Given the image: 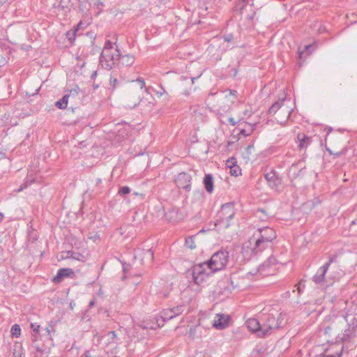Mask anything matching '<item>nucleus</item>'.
Returning a JSON list of instances; mask_svg holds the SVG:
<instances>
[{"instance_id": "39448f33", "label": "nucleus", "mask_w": 357, "mask_h": 357, "mask_svg": "<svg viewBox=\"0 0 357 357\" xmlns=\"http://www.w3.org/2000/svg\"><path fill=\"white\" fill-rule=\"evenodd\" d=\"M116 53L113 54L109 50H102L100 56V64L101 66L107 70H110L112 68L117 67L118 60L120 56L119 50H116Z\"/></svg>"}, {"instance_id": "7ed1b4c3", "label": "nucleus", "mask_w": 357, "mask_h": 357, "mask_svg": "<svg viewBox=\"0 0 357 357\" xmlns=\"http://www.w3.org/2000/svg\"><path fill=\"white\" fill-rule=\"evenodd\" d=\"M229 252L226 250H220L215 252L210 260L205 262L209 268L211 272L215 273L224 269L227 263Z\"/></svg>"}, {"instance_id": "603ef678", "label": "nucleus", "mask_w": 357, "mask_h": 357, "mask_svg": "<svg viewBox=\"0 0 357 357\" xmlns=\"http://www.w3.org/2000/svg\"><path fill=\"white\" fill-rule=\"evenodd\" d=\"M303 287H304V285H302V283L300 282L297 287V290H298V294L302 293Z\"/></svg>"}, {"instance_id": "ea45409f", "label": "nucleus", "mask_w": 357, "mask_h": 357, "mask_svg": "<svg viewBox=\"0 0 357 357\" xmlns=\"http://www.w3.org/2000/svg\"><path fill=\"white\" fill-rule=\"evenodd\" d=\"M136 82L139 84L140 89H142L143 88L145 87V82H144V79L138 77L136 79Z\"/></svg>"}, {"instance_id": "412c9836", "label": "nucleus", "mask_w": 357, "mask_h": 357, "mask_svg": "<svg viewBox=\"0 0 357 357\" xmlns=\"http://www.w3.org/2000/svg\"><path fill=\"white\" fill-rule=\"evenodd\" d=\"M356 328L348 326V328L345 330L343 334L342 340L344 341H349L351 338L355 336Z\"/></svg>"}, {"instance_id": "49530a36", "label": "nucleus", "mask_w": 357, "mask_h": 357, "mask_svg": "<svg viewBox=\"0 0 357 357\" xmlns=\"http://www.w3.org/2000/svg\"><path fill=\"white\" fill-rule=\"evenodd\" d=\"M2 159H5L7 162V163H9V159L7 158L6 153L3 151H0V160Z\"/></svg>"}, {"instance_id": "9d476101", "label": "nucleus", "mask_w": 357, "mask_h": 357, "mask_svg": "<svg viewBox=\"0 0 357 357\" xmlns=\"http://www.w3.org/2000/svg\"><path fill=\"white\" fill-rule=\"evenodd\" d=\"M191 179L192 177L190 174L181 172L175 178V182L178 188L190 191L191 190Z\"/></svg>"}, {"instance_id": "4be33fe9", "label": "nucleus", "mask_w": 357, "mask_h": 357, "mask_svg": "<svg viewBox=\"0 0 357 357\" xmlns=\"http://www.w3.org/2000/svg\"><path fill=\"white\" fill-rule=\"evenodd\" d=\"M255 216L260 221H266L268 219V215L264 209H257L255 213Z\"/></svg>"}, {"instance_id": "e433bc0d", "label": "nucleus", "mask_w": 357, "mask_h": 357, "mask_svg": "<svg viewBox=\"0 0 357 357\" xmlns=\"http://www.w3.org/2000/svg\"><path fill=\"white\" fill-rule=\"evenodd\" d=\"M113 48L112 43L109 40H107L102 50H109V52H112Z\"/></svg>"}, {"instance_id": "c756f323", "label": "nucleus", "mask_w": 357, "mask_h": 357, "mask_svg": "<svg viewBox=\"0 0 357 357\" xmlns=\"http://www.w3.org/2000/svg\"><path fill=\"white\" fill-rule=\"evenodd\" d=\"M185 245L188 248L190 249H194L196 248V244L194 240V237L188 236L185 238Z\"/></svg>"}, {"instance_id": "423d86ee", "label": "nucleus", "mask_w": 357, "mask_h": 357, "mask_svg": "<svg viewBox=\"0 0 357 357\" xmlns=\"http://www.w3.org/2000/svg\"><path fill=\"white\" fill-rule=\"evenodd\" d=\"M262 335H266L273 330L279 328V324L276 318L272 314H268L262 321Z\"/></svg>"}, {"instance_id": "1a4fd4ad", "label": "nucleus", "mask_w": 357, "mask_h": 357, "mask_svg": "<svg viewBox=\"0 0 357 357\" xmlns=\"http://www.w3.org/2000/svg\"><path fill=\"white\" fill-rule=\"evenodd\" d=\"M185 308V305H180L172 308L165 309L160 312V317L162 319L163 321L170 320L176 317V316L182 314Z\"/></svg>"}, {"instance_id": "69168bd1", "label": "nucleus", "mask_w": 357, "mask_h": 357, "mask_svg": "<svg viewBox=\"0 0 357 357\" xmlns=\"http://www.w3.org/2000/svg\"><path fill=\"white\" fill-rule=\"evenodd\" d=\"M236 91H231V90H229V93L231 95H233V96H235Z\"/></svg>"}, {"instance_id": "5701e85b", "label": "nucleus", "mask_w": 357, "mask_h": 357, "mask_svg": "<svg viewBox=\"0 0 357 357\" xmlns=\"http://www.w3.org/2000/svg\"><path fill=\"white\" fill-rule=\"evenodd\" d=\"M69 99V96L64 95L62 98H61L59 100H58L55 105L56 106L61 109H66L68 105V102Z\"/></svg>"}, {"instance_id": "c85d7f7f", "label": "nucleus", "mask_w": 357, "mask_h": 357, "mask_svg": "<svg viewBox=\"0 0 357 357\" xmlns=\"http://www.w3.org/2000/svg\"><path fill=\"white\" fill-rule=\"evenodd\" d=\"M10 333L12 336L16 337H19L21 333V328L20 326L18 324H14L13 326H12Z\"/></svg>"}, {"instance_id": "9b49d317", "label": "nucleus", "mask_w": 357, "mask_h": 357, "mask_svg": "<svg viewBox=\"0 0 357 357\" xmlns=\"http://www.w3.org/2000/svg\"><path fill=\"white\" fill-rule=\"evenodd\" d=\"M229 317L223 314H217L213 320V326L218 330L225 328L229 325Z\"/></svg>"}, {"instance_id": "dca6fc26", "label": "nucleus", "mask_w": 357, "mask_h": 357, "mask_svg": "<svg viewBox=\"0 0 357 357\" xmlns=\"http://www.w3.org/2000/svg\"><path fill=\"white\" fill-rule=\"evenodd\" d=\"M204 185L207 192L211 193L213 191V178L211 174H206L204 178Z\"/></svg>"}, {"instance_id": "b1692460", "label": "nucleus", "mask_w": 357, "mask_h": 357, "mask_svg": "<svg viewBox=\"0 0 357 357\" xmlns=\"http://www.w3.org/2000/svg\"><path fill=\"white\" fill-rule=\"evenodd\" d=\"M276 263V259L274 257H270L264 264H262L259 268V271H264L265 268H268L271 265Z\"/></svg>"}, {"instance_id": "09e8293b", "label": "nucleus", "mask_w": 357, "mask_h": 357, "mask_svg": "<svg viewBox=\"0 0 357 357\" xmlns=\"http://www.w3.org/2000/svg\"><path fill=\"white\" fill-rule=\"evenodd\" d=\"M27 187V185L24 183L17 190H15V192H20L23 191L24 189H26Z\"/></svg>"}, {"instance_id": "a878e982", "label": "nucleus", "mask_w": 357, "mask_h": 357, "mask_svg": "<svg viewBox=\"0 0 357 357\" xmlns=\"http://www.w3.org/2000/svg\"><path fill=\"white\" fill-rule=\"evenodd\" d=\"M225 220V215H221L220 210L217 214L215 225L216 227H219L220 229L223 228Z\"/></svg>"}, {"instance_id": "bb28decb", "label": "nucleus", "mask_w": 357, "mask_h": 357, "mask_svg": "<svg viewBox=\"0 0 357 357\" xmlns=\"http://www.w3.org/2000/svg\"><path fill=\"white\" fill-rule=\"evenodd\" d=\"M298 139L300 141V144H298V147L301 149L306 146L305 142L309 140V137H306L303 134H298Z\"/></svg>"}, {"instance_id": "2eb2a0df", "label": "nucleus", "mask_w": 357, "mask_h": 357, "mask_svg": "<svg viewBox=\"0 0 357 357\" xmlns=\"http://www.w3.org/2000/svg\"><path fill=\"white\" fill-rule=\"evenodd\" d=\"M265 178L272 188L278 189L280 185V180L278 178L274 172L266 173L265 174Z\"/></svg>"}, {"instance_id": "cd10ccee", "label": "nucleus", "mask_w": 357, "mask_h": 357, "mask_svg": "<svg viewBox=\"0 0 357 357\" xmlns=\"http://www.w3.org/2000/svg\"><path fill=\"white\" fill-rule=\"evenodd\" d=\"M314 49H315V46H314V44H310V45H305L304 47V50L303 51H301L300 49H298V55H299V58L301 57V55L303 54V52L305 51L307 52V54H310L312 51H313Z\"/></svg>"}, {"instance_id": "f03ea898", "label": "nucleus", "mask_w": 357, "mask_h": 357, "mask_svg": "<svg viewBox=\"0 0 357 357\" xmlns=\"http://www.w3.org/2000/svg\"><path fill=\"white\" fill-rule=\"evenodd\" d=\"M286 97H283L279 100L275 102L270 109L268 114L270 115H276L275 119L280 124L284 123L291 115L292 109L284 104Z\"/></svg>"}, {"instance_id": "f3484780", "label": "nucleus", "mask_w": 357, "mask_h": 357, "mask_svg": "<svg viewBox=\"0 0 357 357\" xmlns=\"http://www.w3.org/2000/svg\"><path fill=\"white\" fill-rule=\"evenodd\" d=\"M302 169L303 167H300L298 165H292L289 169V177L291 179L296 178L300 175Z\"/></svg>"}, {"instance_id": "4c0bfd02", "label": "nucleus", "mask_w": 357, "mask_h": 357, "mask_svg": "<svg viewBox=\"0 0 357 357\" xmlns=\"http://www.w3.org/2000/svg\"><path fill=\"white\" fill-rule=\"evenodd\" d=\"M337 260V256L333 255L329 257L328 261L325 263L324 265H328V268H329L331 264L333 262H335Z\"/></svg>"}, {"instance_id": "2f4dec72", "label": "nucleus", "mask_w": 357, "mask_h": 357, "mask_svg": "<svg viewBox=\"0 0 357 357\" xmlns=\"http://www.w3.org/2000/svg\"><path fill=\"white\" fill-rule=\"evenodd\" d=\"M144 259L152 261L153 259L154 254L151 249L144 250L143 252Z\"/></svg>"}, {"instance_id": "13d9d810", "label": "nucleus", "mask_w": 357, "mask_h": 357, "mask_svg": "<svg viewBox=\"0 0 357 357\" xmlns=\"http://www.w3.org/2000/svg\"><path fill=\"white\" fill-rule=\"evenodd\" d=\"M165 93V89H162V91H158L157 92V95L160 97L162 96Z\"/></svg>"}, {"instance_id": "338daca9", "label": "nucleus", "mask_w": 357, "mask_h": 357, "mask_svg": "<svg viewBox=\"0 0 357 357\" xmlns=\"http://www.w3.org/2000/svg\"><path fill=\"white\" fill-rule=\"evenodd\" d=\"M4 216L2 213L0 212V222H1L3 219Z\"/></svg>"}, {"instance_id": "7c9ffc66", "label": "nucleus", "mask_w": 357, "mask_h": 357, "mask_svg": "<svg viewBox=\"0 0 357 357\" xmlns=\"http://www.w3.org/2000/svg\"><path fill=\"white\" fill-rule=\"evenodd\" d=\"M81 24H82V22H80L79 24L77 25V26H79ZM78 29H79V27H77L74 30H70V31H68L67 37L70 41H73L75 39L76 32L78 31Z\"/></svg>"}, {"instance_id": "6e6d98bb", "label": "nucleus", "mask_w": 357, "mask_h": 357, "mask_svg": "<svg viewBox=\"0 0 357 357\" xmlns=\"http://www.w3.org/2000/svg\"><path fill=\"white\" fill-rule=\"evenodd\" d=\"M97 76V71L95 70L92 73L91 75V79H95Z\"/></svg>"}, {"instance_id": "393cba45", "label": "nucleus", "mask_w": 357, "mask_h": 357, "mask_svg": "<svg viewBox=\"0 0 357 357\" xmlns=\"http://www.w3.org/2000/svg\"><path fill=\"white\" fill-rule=\"evenodd\" d=\"M69 271L68 270H66L65 268H60L56 275L53 278L52 281L54 283H59L62 281L63 278H64V272Z\"/></svg>"}, {"instance_id": "0e129e2a", "label": "nucleus", "mask_w": 357, "mask_h": 357, "mask_svg": "<svg viewBox=\"0 0 357 357\" xmlns=\"http://www.w3.org/2000/svg\"><path fill=\"white\" fill-rule=\"evenodd\" d=\"M45 331L47 333V335H50L51 333V331L48 328H46Z\"/></svg>"}, {"instance_id": "680f3d73", "label": "nucleus", "mask_w": 357, "mask_h": 357, "mask_svg": "<svg viewBox=\"0 0 357 357\" xmlns=\"http://www.w3.org/2000/svg\"><path fill=\"white\" fill-rule=\"evenodd\" d=\"M145 88V92L148 94L150 93V87H144Z\"/></svg>"}, {"instance_id": "de8ad7c7", "label": "nucleus", "mask_w": 357, "mask_h": 357, "mask_svg": "<svg viewBox=\"0 0 357 357\" xmlns=\"http://www.w3.org/2000/svg\"><path fill=\"white\" fill-rule=\"evenodd\" d=\"M27 187V185L24 183L17 190H15V192H20L23 191L24 189H26Z\"/></svg>"}, {"instance_id": "052dcab7", "label": "nucleus", "mask_w": 357, "mask_h": 357, "mask_svg": "<svg viewBox=\"0 0 357 357\" xmlns=\"http://www.w3.org/2000/svg\"><path fill=\"white\" fill-rule=\"evenodd\" d=\"M243 4L242 5L241 8H240V13H242V10L244 8V7L246 5V3H245V0H243Z\"/></svg>"}, {"instance_id": "0eeeda50", "label": "nucleus", "mask_w": 357, "mask_h": 357, "mask_svg": "<svg viewBox=\"0 0 357 357\" xmlns=\"http://www.w3.org/2000/svg\"><path fill=\"white\" fill-rule=\"evenodd\" d=\"M220 215H225L223 229H227L230 226V222L235 215L234 203L229 202L223 204L220 208Z\"/></svg>"}, {"instance_id": "f704fd0d", "label": "nucleus", "mask_w": 357, "mask_h": 357, "mask_svg": "<svg viewBox=\"0 0 357 357\" xmlns=\"http://www.w3.org/2000/svg\"><path fill=\"white\" fill-rule=\"evenodd\" d=\"M94 6L99 10H102V8L105 6L104 1L102 0H96L94 3Z\"/></svg>"}, {"instance_id": "f257e3e1", "label": "nucleus", "mask_w": 357, "mask_h": 357, "mask_svg": "<svg viewBox=\"0 0 357 357\" xmlns=\"http://www.w3.org/2000/svg\"><path fill=\"white\" fill-rule=\"evenodd\" d=\"M276 232L269 227L257 229L248 241V248L255 255H257L266 249L272 247V242L276 238Z\"/></svg>"}, {"instance_id": "4468645a", "label": "nucleus", "mask_w": 357, "mask_h": 357, "mask_svg": "<svg viewBox=\"0 0 357 357\" xmlns=\"http://www.w3.org/2000/svg\"><path fill=\"white\" fill-rule=\"evenodd\" d=\"M135 62V56L132 54H125L121 55L120 54L119 59L117 63V67L121 68L122 66H130Z\"/></svg>"}, {"instance_id": "6e6552de", "label": "nucleus", "mask_w": 357, "mask_h": 357, "mask_svg": "<svg viewBox=\"0 0 357 357\" xmlns=\"http://www.w3.org/2000/svg\"><path fill=\"white\" fill-rule=\"evenodd\" d=\"M328 265L321 266L316 272L312 278V280L319 287H324L328 285V282L326 278V274L328 271Z\"/></svg>"}, {"instance_id": "8fccbe9b", "label": "nucleus", "mask_w": 357, "mask_h": 357, "mask_svg": "<svg viewBox=\"0 0 357 357\" xmlns=\"http://www.w3.org/2000/svg\"><path fill=\"white\" fill-rule=\"evenodd\" d=\"M27 187V185L24 183L17 190H15V192H20L23 191L24 189H26Z\"/></svg>"}, {"instance_id": "72a5a7b5", "label": "nucleus", "mask_w": 357, "mask_h": 357, "mask_svg": "<svg viewBox=\"0 0 357 357\" xmlns=\"http://www.w3.org/2000/svg\"><path fill=\"white\" fill-rule=\"evenodd\" d=\"M67 257H72V258L75 259L79 261H82L84 258V257L83 255H82L81 254L74 253V252L71 253L70 256L68 255Z\"/></svg>"}, {"instance_id": "37998d69", "label": "nucleus", "mask_w": 357, "mask_h": 357, "mask_svg": "<svg viewBox=\"0 0 357 357\" xmlns=\"http://www.w3.org/2000/svg\"><path fill=\"white\" fill-rule=\"evenodd\" d=\"M35 182L34 178H27L26 181H24V183L27 185V186H30L32 183Z\"/></svg>"}, {"instance_id": "5fc2aeb1", "label": "nucleus", "mask_w": 357, "mask_h": 357, "mask_svg": "<svg viewBox=\"0 0 357 357\" xmlns=\"http://www.w3.org/2000/svg\"><path fill=\"white\" fill-rule=\"evenodd\" d=\"M307 207H311V206H314V204L312 202H307L305 203V204Z\"/></svg>"}, {"instance_id": "c9c22d12", "label": "nucleus", "mask_w": 357, "mask_h": 357, "mask_svg": "<svg viewBox=\"0 0 357 357\" xmlns=\"http://www.w3.org/2000/svg\"><path fill=\"white\" fill-rule=\"evenodd\" d=\"M66 96H69L70 98H76L78 96L77 90L74 89L70 90L68 93L65 94Z\"/></svg>"}, {"instance_id": "473e14b6", "label": "nucleus", "mask_w": 357, "mask_h": 357, "mask_svg": "<svg viewBox=\"0 0 357 357\" xmlns=\"http://www.w3.org/2000/svg\"><path fill=\"white\" fill-rule=\"evenodd\" d=\"M130 192V189L128 186H123L119 189V193L121 195H126Z\"/></svg>"}, {"instance_id": "774afa93", "label": "nucleus", "mask_w": 357, "mask_h": 357, "mask_svg": "<svg viewBox=\"0 0 357 357\" xmlns=\"http://www.w3.org/2000/svg\"><path fill=\"white\" fill-rule=\"evenodd\" d=\"M93 86V89L96 90L99 87V84H94Z\"/></svg>"}, {"instance_id": "c03bdc74", "label": "nucleus", "mask_w": 357, "mask_h": 357, "mask_svg": "<svg viewBox=\"0 0 357 357\" xmlns=\"http://www.w3.org/2000/svg\"><path fill=\"white\" fill-rule=\"evenodd\" d=\"M31 329H32L34 332L38 333V330H39V328H40V326H39V325H37L36 324H31Z\"/></svg>"}, {"instance_id": "ddd939ff", "label": "nucleus", "mask_w": 357, "mask_h": 357, "mask_svg": "<svg viewBox=\"0 0 357 357\" xmlns=\"http://www.w3.org/2000/svg\"><path fill=\"white\" fill-rule=\"evenodd\" d=\"M246 324L250 331L258 333L259 336H264L262 335V324L257 319H249L246 321Z\"/></svg>"}, {"instance_id": "4d7b16f0", "label": "nucleus", "mask_w": 357, "mask_h": 357, "mask_svg": "<svg viewBox=\"0 0 357 357\" xmlns=\"http://www.w3.org/2000/svg\"><path fill=\"white\" fill-rule=\"evenodd\" d=\"M331 329V326H327L324 328V333L325 334H328L330 331V330Z\"/></svg>"}, {"instance_id": "20e7f679", "label": "nucleus", "mask_w": 357, "mask_h": 357, "mask_svg": "<svg viewBox=\"0 0 357 357\" xmlns=\"http://www.w3.org/2000/svg\"><path fill=\"white\" fill-rule=\"evenodd\" d=\"M212 273H213V272H211L205 262L193 266L190 270L192 280L195 284L197 285H200L204 282L206 278Z\"/></svg>"}, {"instance_id": "79ce46f5", "label": "nucleus", "mask_w": 357, "mask_h": 357, "mask_svg": "<svg viewBox=\"0 0 357 357\" xmlns=\"http://www.w3.org/2000/svg\"><path fill=\"white\" fill-rule=\"evenodd\" d=\"M341 356H342V351H337L333 354H328V355L325 356L324 357H341Z\"/></svg>"}, {"instance_id": "e2e57ef3", "label": "nucleus", "mask_w": 357, "mask_h": 357, "mask_svg": "<svg viewBox=\"0 0 357 357\" xmlns=\"http://www.w3.org/2000/svg\"><path fill=\"white\" fill-rule=\"evenodd\" d=\"M79 10H80L82 12H83V11H84V8H83V5H82V3H79Z\"/></svg>"}, {"instance_id": "f8f14e48", "label": "nucleus", "mask_w": 357, "mask_h": 357, "mask_svg": "<svg viewBox=\"0 0 357 357\" xmlns=\"http://www.w3.org/2000/svg\"><path fill=\"white\" fill-rule=\"evenodd\" d=\"M142 99L139 94L136 93H131L128 94L125 100V107L129 109H133L137 105H139Z\"/></svg>"}, {"instance_id": "58836bf2", "label": "nucleus", "mask_w": 357, "mask_h": 357, "mask_svg": "<svg viewBox=\"0 0 357 357\" xmlns=\"http://www.w3.org/2000/svg\"><path fill=\"white\" fill-rule=\"evenodd\" d=\"M222 38L225 42L228 43L231 42L234 38L233 35L231 33L225 34L222 36Z\"/></svg>"}, {"instance_id": "bf43d9fd", "label": "nucleus", "mask_w": 357, "mask_h": 357, "mask_svg": "<svg viewBox=\"0 0 357 357\" xmlns=\"http://www.w3.org/2000/svg\"><path fill=\"white\" fill-rule=\"evenodd\" d=\"M94 304H95V300H94V299H93V300H91V301L89 302V307H92L94 305Z\"/></svg>"}, {"instance_id": "a211bd4d", "label": "nucleus", "mask_w": 357, "mask_h": 357, "mask_svg": "<svg viewBox=\"0 0 357 357\" xmlns=\"http://www.w3.org/2000/svg\"><path fill=\"white\" fill-rule=\"evenodd\" d=\"M78 3H79V0H61L59 6L63 10H70Z\"/></svg>"}, {"instance_id": "3c124183", "label": "nucleus", "mask_w": 357, "mask_h": 357, "mask_svg": "<svg viewBox=\"0 0 357 357\" xmlns=\"http://www.w3.org/2000/svg\"><path fill=\"white\" fill-rule=\"evenodd\" d=\"M66 270H68L69 271H66V272H64L63 274H64V277L65 276H70V275L73 274L74 272L73 271L72 269L70 268H64Z\"/></svg>"}, {"instance_id": "6ab92c4d", "label": "nucleus", "mask_w": 357, "mask_h": 357, "mask_svg": "<svg viewBox=\"0 0 357 357\" xmlns=\"http://www.w3.org/2000/svg\"><path fill=\"white\" fill-rule=\"evenodd\" d=\"M235 158H232L227 161V165L230 167V173L231 175L237 176L241 174V169L238 165H233V160Z\"/></svg>"}, {"instance_id": "a18cd8bd", "label": "nucleus", "mask_w": 357, "mask_h": 357, "mask_svg": "<svg viewBox=\"0 0 357 357\" xmlns=\"http://www.w3.org/2000/svg\"><path fill=\"white\" fill-rule=\"evenodd\" d=\"M197 328H190L189 331V335L192 338H195V331Z\"/></svg>"}, {"instance_id": "864d4df0", "label": "nucleus", "mask_w": 357, "mask_h": 357, "mask_svg": "<svg viewBox=\"0 0 357 357\" xmlns=\"http://www.w3.org/2000/svg\"><path fill=\"white\" fill-rule=\"evenodd\" d=\"M108 335H110L111 338L112 339H114L116 336V333L114 331L109 332Z\"/></svg>"}, {"instance_id": "a19ab883", "label": "nucleus", "mask_w": 357, "mask_h": 357, "mask_svg": "<svg viewBox=\"0 0 357 357\" xmlns=\"http://www.w3.org/2000/svg\"><path fill=\"white\" fill-rule=\"evenodd\" d=\"M117 79L116 77H113L111 76L110 77V84L113 86V88L114 89L117 84Z\"/></svg>"}, {"instance_id": "aec40b11", "label": "nucleus", "mask_w": 357, "mask_h": 357, "mask_svg": "<svg viewBox=\"0 0 357 357\" xmlns=\"http://www.w3.org/2000/svg\"><path fill=\"white\" fill-rule=\"evenodd\" d=\"M344 319H346L348 326L356 328L357 314H354V315L347 314L346 316H344Z\"/></svg>"}]
</instances>
